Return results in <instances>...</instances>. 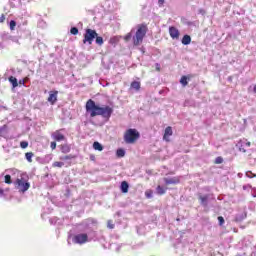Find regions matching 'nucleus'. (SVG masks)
I'll list each match as a JSON object with an SVG mask.
<instances>
[{
    "label": "nucleus",
    "mask_w": 256,
    "mask_h": 256,
    "mask_svg": "<svg viewBox=\"0 0 256 256\" xmlns=\"http://www.w3.org/2000/svg\"><path fill=\"white\" fill-rule=\"evenodd\" d=\"M86 112L89 113L90 117H103L106 121L111 119L113 115V108L110 106H99L95 104V101L92 99L88 100L86 103Z\"/></svg>",
    "instance_id": "nucleus-1"
},
{
    "label": "nucleus",
    "mask_w": 256,
    "mask_h": 256,
    "mask_svg": "<svg viewBox=\"0 0 256 256\" xmlns=\"http://www.w3.org/2000/svg\"><path fill=\"white\" fill-rule=\"evenodd\" d=\"M147 25L138 24L135 28L124 37V41H133V45H141L143 43V39H145V35H147Z\"/></svg>",
    "instance_id": "nucleus-2"
},
{
    "label": "nucleus",
    "mask_w": 256,
    "mask_h": 256,
    "mask_svg": "<svg viewBox=\"0 0 256 256\" xmlns=\"http://www.w3.org/2000/svg\"><path fill=\"white\" fill-rule=\"evenodd\" d=\"M91 241H97V232L79 233L72 237V243L75 245H85Z\"/></svg>",
    "instance_id": "nucleus-3"
},
{
    "label": "nucleus",
    "mask_w": 256,
    "mask_h": 256,
    "mask_svg": "<svg viewBox=\"0 0 256 256\" xmlns=\"http://www.w3.org/2000/svg\"><path fill=\"white\" fill-rule=\"evenodd\" d=\"M14 187L19 193H27V191H29V188L31 187V184L29 183V181H27V179L21 177L16 179V181L14 182Z\"/></svg>",
    "instance_id": "nucleus-4"
},
{
    "label": "nucleus",
    "mask_w": 256,
    "mask_h": 256,
    "mask_svg": "<svg viewBox=\"0 0 256 256\" xmlns=\"http://www.w3.org/2000/svg\"><path fill=\"white\" fill-rule=\"evenodd\" d=\"M95 37H97V31L88 28L85 30L84 33V39H83V43L84 45H93V41H95Z\"/></svg>",
    "instance_id": "nucleus-5"
},
{
    "label": "nucleus",
    "mask_w": 256,
    "mask_h": 256,
    "mask_svg": "<svg viewBox=\"0 0 256 256\" xmlns=\"http://www.w3.org/2000/svg\"><path fill=\"white\" fill-rule=\"evenodd\" d=\"M139 138V133L135 129H128L124 135L125 143H135Z\"/></svg>",
    "instance_id": "nucleus-6"
},
{
    "label": "nucleus",
    "mask_w": 256,
    "mask_h": 256,
    "mask_svg": "<svg viewBox=\"0 0 256 256\" xmlns=\"http://www.w3.org/2000/svg\"><path fill=\"white\" fill-rule=\"evenodd\" d=\"M15 173H17V169H7L4 173L1 174V177H4V182L7 185H11L13 183L11 175H15Z\"/></svg>",
    "instance_id": "nucleus-7"
},
{
    "label": "nucleus",
    "mask_w": 256,
    "mask_h": 256,
    "mask_svg": "<svg viewBox=\"0 0 256 256\" xmlns=\"http://www.w3.org/2000/svg\"><path fill=\"white\" fill-rule=\"evenodd\" d=\"M213 199V194H198V200L200 201V205L202 207H208L209 201Z\"/></svg>",
    "instance_id": "nucleus-8"
},
{
    "label": "nucleus",
    "mask_w": 256,
    "mask_h": 256,
    "mask_svg": "<svg viewBox=\"0 0 256 256\" xmlns=\"http://www.w3.org/2000/svg\"><path fill=\"white\" fill-rule=\"evenodd\" d=\"M236 147L242 153H247V149H249V147H251V142H249L247 139L243 138L237 142Z\"/></svg>",
    "instance_id": "nucleus-9"
},
{
    "label": "nucleus",
    "mask_w": 256,
    "mask_h": 256,
    "mask_svg": "<svg viewBox=\"0 0 256 256\" xmlns=\"http://www.w3.org/2000/svg\"><path fill=\"white\" fill-rule=\"evenodd\" d=\"M31 0H9L10 6L14 8H19L25 3H29Z\"/></svg>",
    "instance_id": "nucleus-10"
},
{
    "label": "nucleus",
    "mask_w": 256,
    "mask_h": 256,
    "mask_svg": "<svg viewBox=\"0 0 256 256\" xmlns=\"http://www.w3.org/2000/svg\"><path fill=\"white\" fill-rule=\"evenodd\" d=\"M169 35L172 39H179V29H177L175 26L169 27Z\"/></svg>",
    "instance_id": "nucleus-11"
},
{
    "label": "nucleus",
    "mask_w": 256,
    "mask_h": 256,
    "mask_svg": "<svg viewBox=\"0 0 256 256\" xmlns=\"http://www.w3.org/2000/svg\"><path fill=\"white\" fill-rule=\"evenodd\" d=\"M57 95H59L58 91L50 92L48 102L55 105V103H57Z\"/></svg>",
    "instance_id": "nucleus-12"
},
{
    "label": "nucleus",
    "mask_w": 256,
    "mask_h": 256,
    "mask_svg": "<svg viewBox=\"0 0 256 256\" xmlns=\"http://www.w3.org/2000/svg\"><path fill=\"white\" fill-rule=\"evenodd\" d=\"M171 135H173V128H171V126H168L164 131V135H163L164 141H169V137H171Z\"/></svg>",
    "instance_id": "nucleus-13"
},
{
    "label": "nucleus",
    "mask_w": 256,
    "mask_h": 256,
    "mask_svg": "<svg viewBox=\"0 0 256 256\" xmlns=\"http://www.w3.org/2000/svg\"><path fill=\"white\" fill-rule=\"evenodd\" d=\"M52 137L55 141H65V135L61 134L59 130L55 131Z\"/></svg>",
    "instance_id": "nucleus-14"
},
{
    "label": "nucleus",
    "mask_w": 256,
    "mask_h": 256,
    "mask_svg": "<svg viewBox=\"0 0 256 256\" xmlns=\"http://www.w3.org/2000/svg\"><path fill=\"white\" fill-rule=\"evenodd\" d=\"M247 218V212H240L236 215L235 221L237 223H241V221H244Z\"/></svg>",
    "instance_id": "nucleus-15"
},
{
    "label": "nucleus",
    "mask_w": 256,
    "mask_h": 256,
    "mask_svg": "<svg viewBox=\"0 0 256 256\" xmlns=\"http://www.w3.org/2000/svg\"><path fill=\"white\" fill-rule=\"evenodd\" d=\"M0 199H5V201H9V199H11V194L5 192L3 188H0Z\"/></svg>",
    "instance_id": "nucleus-16"
},
{
    "label": "nucleus",
    "mask_w": 256,
    "mask_h": 256,
    "mask_svg": "<svg viewBox=\"0 0 256 256\" xmlns=\"http://www.w3.org/2000/svg\"><path fill=\"white\" fill-rule=\"evenodd\" d=\"M164 182L166 185H177L179 183V179L177 178H164Z\"/></svg>",
    "instance_id": "nucleus-17"
},
{
    "label": "nucleus",
    "mask_w": 256,
    "mask_h": 256,
    "mask_svg": "<svg viewBox=\"0 0 256 256\" xmlns=\"http://www.w3.org/2000/svg\"><path fill=\"white\" fill-rule=\"evenodd\" d=\"M120 189L123 193H129V183H127V181H123L120 185Z\"/></svg>",
    "instance_id": "nucleus-18"
},
{
    "label": "nucleus",
    "mask_w": 256,
    "mask_h": 256,
    "mask_svg": "<svg viewBox=\"0 0 256 256\" xmlns=\"http://www.w3.org/2000/svg\"><path fill=\"white\" fill-rule=\"evenodd\" d=\"M191 44V36L184 35L182 38V45H190Z\"/></svg>",
    "instance_id": "nucleus-19"
},
{
    "label": "nucleus",
    "mask_w": 256,
    "mask_h": 256,
    "mask_svg": "<svg viewBox=\"0 0 256 256\" xmlns=\"http://www.w3.org/2000/svg\"><path fill=\"white\" fill-rule=\"evenodd\" d=\"M131 89H134L135 91H139L141 89V83L137 81H133L130 85Z\"/></svg>",
    "instance_id": "nucleus-20"
},
{
    "label": "nucleus",
    "mask_w": 256,
    "mask_h": 256,
    "mask_svg": "<svg viewBox=\"0 0 256 256\" xmlns=\"http://www.w3.org/2000/svg\"><path fill=\"white\" fill-rule=\"evenodd\" d=\"M9 82L12 84V87H18L19 86V82L17 81V78L10 76L9 77Z\"/></svg>",
    "instance_id": "nucleus-21"
},
{
    "label": "nucleus",
    "mask_w": 256,
    "mask_h": 256,
    "mask_svg": "<svg viewBox=\"0 0 256 256\" xmlns=\"http://www.w3.org/2000/svg\"><path fill=\"white\" fill-rule=\"evenodd\" d=\"M0 137L7 139V126H3L0 128Z\"/></svg>",
    "instance_id": "nucleus-22"
},
{
    "label": "nucleus",
    "mask_w": 256,
    "mask_h": 256,
    "mask_svg": "<svg viewBox=\"0 0 256 256\" xmlns=\"http://www.w3.org/2000/svg\"><path fill=\"white\" fill-rule=\"evenodd\" d=\"M166 192H167V188H163L162 186H157L156 193L158 195H165Z\"/></svg>",
    "instance_id": "nucleus-23"
},
{
    "label": "nucleus",
    "mask_w": 256,
    "mask_h": 256,
    "mask_svg": "<svg viewBox=\"0 0 256 256\" xmlns=\"http://www.w3.org/2000/svg\"><path fill=\"white\" fill-rule=\"evenodd\" d=\"M49 221H50L51 225H61V223H62L61 219H59L57 217H53Z\"/></svg>",
    "instance_id": "nucleus-24"
},
{
    "label": "nucleus",
    "mask_w": 256,
    "mask_h": 256,
    "mask_svg": "<svg viewBox=\"0 0 256 256\" xmlns=\"http://www.w3.org/2000/svg\"><path fill=\"white\" fill-rule=\"evenodd\" d=\"M117 43H119V36H114L111 37L109 40V44L113 45L115 47V45H117Z\"/></svg>",
    "instance_id": "nucleus-25"
},
{
    "label": "nucleus",
    "mask_w": 256,
    "mask_h": 256,
    "mask_svg": "<svg viewBox=\"0 0 256 256\" xmlns=\"http://www.w3.org/2000/svg\"><path fill=\"white\" fill-rule=\"evenodd\" d=\"M93 148L95 149V151H103V145H101V143L99 142H94Z\"/></svg>",
    "instance_id": "nucleus-26"
},
{
    "label": "nucleus",
    "mask_w": 256,
    "mask_h": 256,
    "mask_svg": "<svg viewBox=\"0 0 256 256\" xmlns=\"http://www.w3.org/2000/svg\"><path fill=\"white\" fill-rule=\"evenodd\" d=\"M62 153H69L71 151V147L67 144L61 146Z\"/></svg>",
    "instance_id": "nucleus-27"
},
{
    "label": "nucleus",
    "mask_w": 256,
    "mask_h": 256,
    "mask_svg": "<svg viewBox=\"0 0 256 256\" xmlns=\"http://www.w3.org/2000/svg\"><path fill=\"white\" fill-rule=\"evenodd\" d=\"M116 155H117V157H125V150L123 148H119L116 151Z\"/></svg>",
    "instance_id": "nucleus-28"
},
{
    "label": "nucleus",
    "mask_w": 256,
    "mask_h": 256,
    "mask_svg": "<svg viewBox=\"0 0 256 256\" xmlns=\"http://www.w3.org/2000/svg\"><path fill=\"white\" fill-rule=\"evenodd\" d=\"M25 158L27 159V161H28L29 163H31V162L33 161V152H27V153L25 154Z\"/></svg>",
    "instance_id": "nucleus-29"
},
{
    "label": "nucleus",
    "mask_w": 256,
    "mask_h": 256,
    "mask_svg": "<svg viewBox=\"0 0 256 256\" xmlns=\"http://www.w3.org/2000/svg\"><path fill=\"white\" fill-rule=\"evenodd\" d=\"M96 39V45H103V37L99 36V34H97V36L95 37Z\"/></svg>",
    "instance_id": "nucleus-30"
},
{
    "label": "nucleus",
    "mask_w": 256,
    "mask_h": 256,
    "mask_svg": "<svg viewBox=\"0 0 256 256\" xmlns=\"http://www.w3.org/2000/svg\"><path fill=\"white\" fill-rule=\"evenodd\" d=\"M180 83L183 85V87H187L188 83L187 82V76H182L180 79Z\"/></svg>",
    "instance_id": "nucleus-31"
},
{
    "label": "nucleus",
    "mask_w": 256,
    "mask_h": 256,
    "mask_svg": "<svg viewBox=\"0 0 256 256\" xmlns=\"http://www.w3.org/2000/svg\"><path fill=\"white\" fill-rule=\"evenodd\" d=\"M15 27H17V22H15V20H11L10 21V29H11V31H14Z\"/></svg>",
    "instance_id": "nucleus-32"
},
{
    "label": "nucleus",
    "mask_w": 256,
    "mask_h": 256,
    "mask_svg": "<svg viewBox=\"0 0 256 256\" xmlns=\"http://www.w3.org/2000/svg\"><path fill=\"white\" fill-rule=\"evenodd\" d=\"M20 147L22 149H27V147H29V142H27V141L20 142Z\"/></svg>",
    "instance_id": "nucleus-33"
},
{
    "label": "nucleus",
    "mask_w": 256,
    "mask_h": 256,
    "mask_svg": "<svg viewBox=\"0 0 256 256\" xmlns=\"http://www.w3.org/2000/svg\"><path fill=\"white\" fill-rule=\"evenodd\" d=\"M70 33H71L72 35H77V33H79V29H78L77 27H72V28L70 29Z\"/></svg>",
    "instance_id": "nucleus-34"
},
{
    "label": "nucleus",
    "mask_w": 256,
    "mask_h": 256,
    "mask_svg": "<svg viewBox=\"0 0 256 256\" xmlns=\"http://www.w3.org/2000/svg\"><path fill=\"white\" fill-rule=\"evenodd\" d=\"M218 222L220 226H223L225 224V218H223V216H219L218 217Z\"/></svg>",
    "instance_id": "nucleus-35"
},
{
    "label": "nucleus",
    "mask_w": 256,
    "mask_h": 256,
    "mask_svg": "<svg viewBox=\"0 0 256 256\" xmlns=\"http://www.w3.org/2000/svg\"><path fill=\"white\" fill-rule=\"evenodd\" d=\"M108 229H115V224H113V221L109 220L107 223Z\"/></svg>",
    "instance_id": "nucleus-36"
},
{
    "label": "nucleus",
    "mask_w": 256,
    "mask_h": 256,
    "mask_svg": "<svg viewBox=\"0 0 256 256\" xmlns=\"http://www.w3.org/2000/svg\"><path fill=\"white\" fill-rule=\"evenodd\" d=\"M63 165H65L64 162H54L53 163V167H63Z\"/></svg>",
    "instance_id": "nucleus-37"
},
{
    "label": "nucleus",
    "mask_w": 256,
    "mask_h": 256,
    "mask_svg": "<svg viewBox=\"0 0 256 256\" xmlns=\"http://www.w3.org/2000/svg\"><path fill=\"white\" fill-rule=\"evenodd\" d=\"M145 195H146L147 199H151L153 197V191H146Z\"/></svg>",
    "instance_id": "nucleus-38"
},
{
    "label": "nucleus",
    "mask_w": 256,
    "mask_h": 256,
    "mask_svg": "<svg viewBox=\"0 0 256 256\" xmlns=\"http://www.w3.org/2000/svg\"><path fill=\"white\" fill-rule=\"evenodd\" d=\"M216 165H221L223 163V158L222 157H217L215 160Z\"/></svg>",
    "instance_id": "nucleus-39"
},
{
    "label": "nucleus",
    "mask_w": 256,
    "mask_h": 256,
    "mask_svg": "<svg viewBox=\"0 0 256 256\" xmlns=\"http://www.w3.org/2000/svg\"><path fill=\"white\" fill-rule=\"evenodd\" d=\"M246 177H248L249 179H253V177H255V174H253V172L248 171L246 172Z\"/></svg>",
    "instance_id": "nucleus-40"
},
{
    "label": "nucleus",
    "mask_w": 256,
    "mask_h": 256,
    "mask_svg": "<svg viewBox=\"0 0 256 256\" xmlns=\"http://www.w3.org/2000/svg\"><path fill=\"white\" fill-rule=\"evenodd\" d=\"M165 5V0H158V6L163 7Z\"/></svg>",
    "instance_id": "nucleus-41"
},
{
    "label": "nucleus",
    "mask_w": 256,
    "mask_h": 256,
    "mask_svg": "<svg viewBox=\"0 0 256 256\" xmlns=\"http://www.w3.org/2000/svg\"><path fill=\"white\" fill-rule=\"evenodd\" d=\"M50 147H51V149H57V143L51 142Z\"/></svg>",
    "instance_id": "nucleus-42"
},
{
    "label": "nucleus",
    "mask_w": 256,
    "mask_h": 256,
    "mask_svg": "<svg viewBox=\"0 0 256 256\" xmlns=\"http://www.w3.org/2000/svg\"><path fill=\"white\" fill-rule=\"evenodd\" d=\"M198 13H199V15H205V9H203V8H200L199 10H198Z\"/></svg>",
    "instance_id": "nucleus-43"
},
{
    "label": "nucleus",
    "mask_w": 256,
    "mask_h": 256,
    "mask_svg": "<svg viewBox=\"0 0 256 256\" xmlns=\"http://www.w3.org/2000/svg\"><path fill=\"white\" fill-rule=\"evenodd\" d=\"M0 23H5V15L4 14H2L0 16Z\"/></svg>",
    "instance_id": "nucleus-44"
},
{
    "label": "nucleus",
    "mask_w": 256,
    "mask_h": 256,
    "mask_svg": "<svg viewBox=\"0 0 256 256\" xmlns=\"http://www.w3.org/2000/svg\"><path fill=\"white\" fill-rule=\"evenodd\" d=\"M156 71H161V65L159 63H156Z\"/></svg>",
    "instance_id": "nucleus-45"
},
{
    "label": "nucleus",
    "mask_w": 256,
    "mask_h": 256,
    "mask_svg": "<svg viewBox=\"0 0 256 256\" xmlns=\"http://www.w3.org/2000/svg\"><path fill=\"white\" fill-rule=\"evenodd\" d=\"M10 191H11V189H9V188L4 189V192L8 193L9 195H10V193H9Z\"/></svg>",
    "instance_id": "nucleus-46"
},
{
    "label": "nucleus",
    "mask_w": 256,
    "mask_h": 256,
    "mask_svg": "<svg viewBox=\"0 0 256 256\" xmlns=\"http://www.w3.org/2000/svg\"><path fill=\"white\" fill-rule=\"evenodd\" d=\"M19 83L20 85H25V80H20Z\"/></svg>",
    "instance_id": "nucleus-47"
},
{
    "label": "nucleus",
    "mask_w": 256,
    "mask_h": 256,
    "mask_svg": "<svg viewBox=\"0 0 256 256\" xmlns=\"http://www.w3.org/2000/svg\"><path fill=\"white\" fill-rule=\"evenodd\" d=\"M106 3H113V0H107Z\"/></svg>",
    "instance_id": "nucleus-48"
},
{
    "label": "nucleus",
    "mask_w": 256,
    "mask_h": 256,
    "mask_svg": "<svg viewBox=\"0 0 256 256\" xmlns=\"http://www.w3.org/2000/svg\"><path fill=\"white\" fill-rule=\"evenodd\" d=\"M0 47H1V49H3V47H5V46L3 45V43H0Z\"/></svg>",
    "instance_id": "nucleus-49"
},
{
    "label": "nucleus",
    "mask_w": 256,
    "mask_h": 256,
    "mask_svg": "<svg viewBox=\"0 0 256 256\" xmlns=\"http://www.w3.org/2000/svg\"><path fill=\"white\" fill-rule=\"evenodd\" d=\"M64 159H71V157L70 156H65Z\"/></svg>",
    "instance_id": "nucleus-50"
},
{
    "label": "nucleus",
    "mask_w": 256,
    "mask_h": 256,
    "mask_svg": "<svg viewBox=\"0 0 256 256\" xmlns=\"http://www.w3.org/2000/svg\"><path fill=\"white\" fill-rule=\"evenodd\" d=\"M252 195L253 197H256V190H254V193Z\"/></svg>",
    "instance_id": "nucleus-51"
},
{
    "label": "nucleus",
    "mask_w": 256,
    "mask_h": 256,
    "mask_svg": "<svg viewBox=\"0 0 256 256\" xmlns=\"http://www.w3.org/2000/svg\"><path fill=\"white\" fill-rule=\"evenodd\" d=\"M253 91L256 93V85L254 86Z\"/></svg>",
    "instance_id": "nucleus-52"
},
{
    "label": "nucleus",
    "mask_w": 256,
    "mask_h": 256,
    "mask_svg": "<svg viewBox=\"0 0 256 256\" xmlns=\"http://www.w3.org/2000/svg\"><path fill=\"white\" fill-rule=\"evenodd\" d=\"M251 256H256V252H253V253L251 254Z\"/></svg>",
    "instance_id": "nucleus-53"
},
{
    "label": "nucleus",
    "mask_w": 256,
    "mask_h": 256,
    "mask_svg": "<svg viewBox=\"0 0 256 256\" xmlns=\"http://www.w3.org/2000/svg\"><path fill=\"white\" fill-rule=\"evenodd\" d=\"M109 11H113V9L109 8Z\"/></svg>",
    "instance_id": "nucleus-54"
},
{
    "label": "nucleus",
    "mask_w": 256,
    "mask_h": 256,
    "mask_svg": "<svg viewBox=\"0 0 256 256\" xmlns=\"http://www.w3.org/2000/svg\"><path fill=\"white\" fill-rule=\"evenodd\" d=\"M41 23H45V22H40V25H41Z\"/></svg>",
    "instance_id": "nucleus-55"
}]
</instances>
